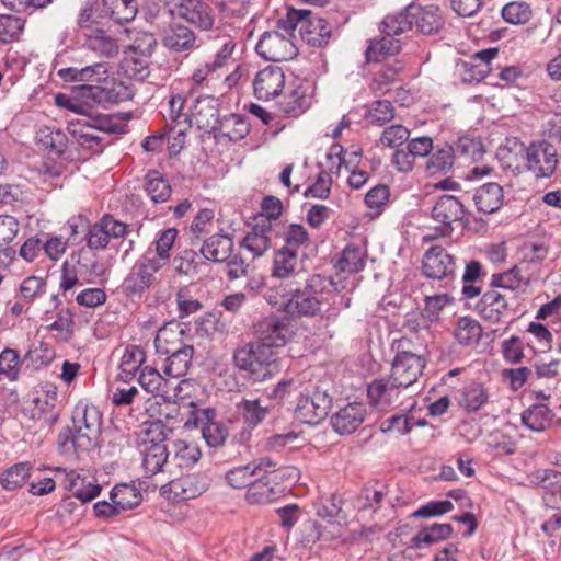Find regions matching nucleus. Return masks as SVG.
Segmentation results:
<instances>
[{
  "mask_svg": "<svg viewBox=\"0 0 561 561\" xmlns=\"http://www.w3.org/2000/svg\"><path fill=\"white\" fill-rule=\"evenodd\" d=\"M72 428L58 435V446L64 454H78L92 448L101 433L102 415L94 405L77 404L72 414Z\"/></svg>",
  "mask_w": 561,
  "mask_h": 561,
  "instance_id": "1",
  "label": "nucleus"
},
{
  "mask_svg": "<svg viewBox=\"0 0 561 561\" xmlns=\"http://www.w3.org/2000/svg\"><path fill=\"white\" fill-rule=\"evenodd\" d=\"M489 396L482 385L472 382L460 393L459 403L467 411H478L488 401Z\"/></svg>",
  "mask_w": 561,
  "mask_h": 561,
  "instance_id": "52",
  "label": "nucleus"
},
{
  "mask_svg": "<svg viewBox=\"0 0 561 561\" xmlns=\"http://www.w3.org/2000/svg\"><path fill=\"white\" fill-rule=\"evenodd\" d=\"M178 14L201 30L213 27L215 15L213 9L203 0H173Z\"/></svg>",
  "mask_w": 561,
  "mask_h": 561,
  "instance_id": "19",
  "label": "nucleus"
},
{
  "mask_svg": "<svg viewBox=\"0 0 561 561\" xmlns=\"http://www.w3.org/2000/svg\"><path fill=\"white\" fill-rule=\"evenodd\" d=\"M444 18L438 7L408 5L403 11L386 16L388 32L405 33L413 26L423 34L438 33L444 26Z\"/></svg>",
  "mask_w": 561,
  "mask_h": 561,
  "instance_id": "3",
  "label": "nucleus"
},
{
  "mask_svg": "<svg viewBox=\"0 0 561 561\" xmlns=\"http://www.w3.org/2000/svg\"><path fill=\"white\" fill-rule=\"evenodd\" d=\"M58 399L57 388L54 385L41 386L26 402L24 412L33 420H42L47 416L54 419V409Z\"/></svg>",
  "mask_w": 561,
  "mask_h": 561,
  "instance_id": "18",
  "label": "nucleus"
},
{
  "mask_svg": "<svg viewBox=\"0 0 561 561\" xmlns=\"http://www.w3.org/2000/svg\"><path fill=\"white\" fill-rule=\"evenodd\" d=\"M523 282L524 277L520 275V267L518 265H514L505 272L493 274L491 276L490 286L497 290L502 288L514 291Z\"/></svg>",
  "mask_w": 561,
  "mask_h": 561,
  "instance_id": "59",
  "label": "nucleus"
},
{
  "mask_svg": "<svg viewBox=\"0 0 561 561\" xmlns=\"http://www.w3.org/2000/svg\"><path fill=\"white\" fill-rule=\"evenodd\" d=\"M454 149L449 145L437 148L428 158L425 170L430 176L447 173L454 164Z\"/></svg>",
  "mask_w": 561,
  "mask_h": 561,
  "instance_id": "46",
  "label": "nucleus"
},
{
  "mask_svg": "<svg viewBox=\"0 0 561 561\" xmlns=\"http://www.w3.org/2000/svg\"><path fill=\"white\" fill-rule=\"evenodd\" d=\"M233 364L252 382H263L279 373L276 352L267 345L243 343L233 352Z\"/></svg>",
  "mask_w": 561,
  "mask_h": 561,
  "instance_id": "2",
  "label": "nucleus"
},
{
  "mask_svg": "<svg viewBox=\"0 0 561 561\" xmlns=\"http://www.w3.org/2000/svg\"><path fill=\"white\" fill-rule=\"evenodd\" d=\"M146 360L145 352L135 345H128L124 350L119 363V377L124 381L133 379Z\"/></svg>",
  "mask_w": 561,
  "mask_h": 561,
  "instance_id": "42",
  "label": "nucleus"
},
{
  "mask_svg": "<svg viewBox=\"0 0 561 561\" xmlns=\"http://www.w3.org/2000/svg\"><path fill=\"white\" fill-rule=\"evenodd\" d=\"M220 129L230 140L238 141L250 133V124L243 115L231 114L220 123Z\"/></svg>",
  "mask_w": 561,
  "mask_h": 561,
  "instance_id": "53",
  "label": "nucleus"
},
{
  "mask_svg": "<svg viewBox=\"0 0 561 561\" xmlns=\"http://www.w3.org/2000/svg\"><path fill=\"white\" fill-rule=\"evenodd\" d=\"M528 170L536 178H549L557 168V149L547 141L534 142L526 150Z\"/></svg>",
  "mask_w": 561,
  "mask_h": 561,
  "instance_id": "13",
  "label": "nucleus"
},
{
  "mask_svg": "<svg viewBox=\"0 0 561 561\" xmlns=\"http://www.w3.org/2000/svg\"><path fill=\"white\" fill-rule=\"evenodd\" d=\"M172 460L180 468H191L201 459L202 453L194 442L176 439L172 444Z\"/></svg>",
  "mask_w": 561,
  "mask_h": 561,
  "instance_id": "43",
  "label": "nucleus"
},
{
  "mask_svg": "<svg viewBox=\"0 0 561 561\" xmlns=\"http://www.w3.org/2000/svg\"><path fill=\"white\" fill-rule=\"evenodd\" d=\"M163 267L160 260H156L150 251L138 257L128 274L125 276L122 288L126 296L140 297L157 282V273Z\"/></svg>",
  "mask_w": 561,
  "mask_h": 561,
  "instance_id": "4",
  "label": "nucleus"
},
{
  "mask_svg": "<svg viewBox=\"0 0 561 561\" xmlns=\"http://www.w3.org/2000/svg\"><path fill=\"white\" fill-rule=\"evenodd\" d=\"M210 479L206 474H187L169 483V491L176 501L195 499L209 486Z\"/></svg>",
  "mask_w": 561,
  "mask_h": 561,
  "instance_id": "22",
  "label": "nucleus"
},
{
  "mask_svg": "<svg viewBox=\"0 0 561 561\" xmlns=\"http://www.w3.org/2000/svg\"><path fill=\"white\" fill-rule=\"evenodd\" d=\"M425 367L422 356L409 351H399L392 362L390 376L403 388H409L416 382Z\"/></svg>",
  "mask_w": 561,
  "mask_h": 561,
  "instance_id": "12",
  "label": "nucleus"
},
{
  "mask_svg": "<svg viewBox=\"0 0 561 561\" xmlns=\"http://www.w3.org/2000/svg\"><path fill=\"white\" fill-rule=\"evenodd\" d=\"M365 252L356 245H347L341 257L335 263V268L340 272L357 273L365 266Z\"/></svg>",
  "mask_w": 561,
  "mask_h": 561,
  "instance_id": "51",
  "label": "nucleus"
},
{
  "mask_svg": "<svg viewBox=\"0 0 561 561\" xmlns=\"http://www.w3.org/2000/svg\"><path fill=\"white\" fill-rule=\"evenodd\" d=\"M255 334L260 339L256 342L268 347H279L287 343L291 337L293 331L288 324V320L276 316H270L259 321L255 327Z\"/></svg>",
  "mask_w": 561,
  "mask_h": 561,
  "instance_id": "14",
  "label": "nucleus"
},
{
  "mask_svg": "<svg viewBox=\"0 0 561 561\" xmlns=\"http://www.w3.org/2000/svg\"><path fill=\"white\" fill-rule=\"evenodd\" d=\"M24 27V21L15 15H0V41H18Z\"/></svg>",
  "mask_w": 561,
  "mask_h": 561,
  "instance_id": "63",
  "label": "nucleus"
},
{
  "mask_svg": "<svg viewBox=\"0 0 561 561\" xmlns=\"http://www.w3.org/2000/svg\"><path fill=\"white\" fill-rule=\"evenodd\" d=\"M85 46L99 56L112 58L118 54L115 39L107 36L103 30H94L87 36Z\"/></svg>",
  "mask_w": 561,
  "mask_h": 561,
  "instance_id": "45",
  "label": "nucleus"
},
{
  "mask_svg": "<svg viewBox=\"0 0 561 561\" xmlns=\"http://www.w3.org/2000/svg\"><path fill=\"white\" fill-rule=\"evenodd\" d=\"M332 405V399L318 387L307 389L299 398L295 414L302 423L316 425L327 417Z\"/></svg>",
  "mask_w": 561,
  "mask_h": 561,
  "instance_id": "9",
  "label": "nucleus"
},
{
  "mask_svg": "<svg viewBox=\"0 0 561 561\" xmlns=\"http://www.w3.org/2000/svg\"><path fill=\"white\" fill-rule=\"evenodd\" d=\"M142 455V466L147 474H156L162 471L163 466L169 458V451L165 445H148L140 447Z\"/></svg>",
  "mask_w": 561,
  "mask_h": 561,
  "instance_id": "44",
  "label": "nucleus"
},
{
  "mask_svg": "<svg viewBox=\"0 0 561 561\" xmlns=\"http://www.w3.org/2000/svg\"><path fill=\"white\" fill-rule=\"evenodd\" d=\"M366 408L354 402L340 409L331 419L333 428L340 434L353 433L365 420Z\"/></svg>",
  "mask_w": 561,
  "mask_h": 561,
  "instance_id": "26",
  "label": "nucleus"
},
{
  "mask_svg": "<svg viewBox=\"0 0 561 561\" xmlns=\"http://www.w3.org/2000/svg\"><path fill=\"white\" fill-rule=\"evenodd\" d=\"M140 387L153 396L163 394L168 391V381L164 375L151 366H145L140 369L138 376Z\"/></svg>",
  "mask_w": 561,
  "mask_h": 561,
  "instance_id": "48",
  "label": "nucleus"
},
{
  "mask_svg": "<svg viewBox=\"0 0 561 561\" xmlns=\"http://www.w3.org/2000/svg\"><path fill=\"white\" fill-rule=\"evenodd\" d=\"M185 107V98L181 94H173L169 100V114L165 117V127L170 131H175L176 128V137L175 140L180 142L185 139V134L187 129L191 127V117L188 113L184 112Z\"/></svg>",
  "mask_w": 561,
  "mask_h": 561,
  "instance_id": "27",
  "label": "nucleus"
},
{
  "mask_svg": "<svg viewBox=\"0 0 561 561\" xmlns=\"http://www.w3.org/2000/svg\"><path fill=\"white\" fill-rule=\"evenodd\" d=\"M137 11L136 0H102V14L117 24L133 21Z\"/></svg>",
  "mask_w": 561,
  "mask_h": 561,
  "instance_id": "33",
  "label": "nucleus"
},
{
  "mask_svg": "<svg viewBox=\"0 0 561 561\" xmlns=\"http://www.w3.org/2000/svg\"><path fill=\"white\" fill-rule=\"evenodd\" d=\"M298 265V252L279 248L275 251L271 275L278 279L291 277Z\"/></svg>",
  "mask_w": 561,
  "mask_h": 561,
  "instance_id": "38",
  "label": "nucleus"
},
{
  "mask_svg": "<svg viewBox=\"0 0 561 561\" xmlns=\"http://www.w3.org/2000/svg\"><path fill=\"white\" fill-rule=\"evenodd\" d=\"M325 278L320 275L311 276L302 289H297L291 298L285 304V310L290 314L304 317L316 316L322 305V289L325 286Z\"/></svg>",
  "mask_w": 561,
  "mask_h": 561,
  "instance_id": "6",
  "label": "nucleus"
},
{
  "mask_svg": "<svg viewBox=\"0 0 561 561\" xmlns=\"http://www.w3.org/2000/svg\"><path fill=\"white\" fill-rule=\"evenodd\" d=\"M482 333L481 324L470 317L458 319L454 330L456 341L463 346L477 345L482 337Z\"/></svg>",
  "mask_w": 561,
  "mask_h": 561,
  "instance_id": "41",
  "label": "nucleus"
},
{
  "mask_svg": "<svg viewBox=\"0 0 561 561\" xmlns=\"http://www.w3.org/2000/svg\"><path fill=\"white\" fill-rule=\"evenodd\" d=\"M366 117L369 124L382 126L393 119L394 108L388 100L376 101L370 105Z\"/></svg>",
  "mask_w": 561,
  "mask_h": 561,
  "instance_id": "60",
  "label": "nucleus"
},
{
  "mask_svg": "<svg viewBox=\"0 0 561 561\" xmlns=\"http://www.w3.org/2000/svg\"><path fill=\"white\" fill-rule=\"evenodd\" d=\"M473 201L479 213L484 215L494 214L503 206V187L494 182L483 184L476 190Z\"/></svg>",
  "mask_w": 561,
  "mask_h": 561,
  "instance_id": "28",
  "label": "nucleus"
},
{
  "mask_svg": "<svg viewBox=\"0 0 561 561\" xmlns=\"http://www.w3.org/2000/svg\"><path fill=\"white\" fill-rule=\"evenodd\" d=\"M216 412L213 409H197L195 404L190 403L188 416L184 427L193 428L201 426L202 435L209 447L221 446L228 437V428L221 423L215 421Z\"/></svg>",
  "mask_w": 561,
  "mask_h": 561,
  "instance_id": "7",
  "label": "nucleus"
},
{
  "mask_svg": "<svg viewBox=\"0 0 561 561\" xmlns=\"http://www.w3.org/2000/svg\"><path fill=\"white\" fill-rule=\"evenodd\" d=\"M275 473L276 471L274 468H267L266 473L262 471L260 476L254 478L245 493V500L248 503L265 505L274 502L280 496L283 491L271 485V482L277 478Z\"/></svg>",
  "mask_w": 561,
  "mask_h": 561,
  "instance_id": "17",
  "label": "nucleus"
},
{
  "mask_svg": "<svg viewBox=\"0 0 561 561\" xmlns=\"http://www.w3.org/2000/svg\"><path fill=\"white\" fill-rule=\"evenodd\" d=\"M533 481L551 493L561 494V472L551 469H539L533 474Z\"/></svg>",
  "mask_w": 561,
  "mask_h": 561,
  "instance_id": "64",
  "label": "nucleus"
},
{
  "mask_svg": "<svg viewBox=\"0 0 561 561\" xmlns=\"http://www.w3.org/2000/svg\"><path fill=\"white\" fill-rule=\"evenodd\" d=\"M455 270V257L443 247H431L423 255L422 272L424 276L443 282L442 287L445 289L454 283Z\"/></svg>",
  "mask_w": 561,
  "mask_h": 561,
  "instance_id": "8",
  "label": "nucleus"
},
{
  "mask_svg": "<svg viewBox=\"0 0 561 561\" xmlns=\"http://www.w3.org/2000/svg\"><path fill=\"white\" fill-rule=\"evenodd\" d=\"M275 463L270 458H262L259 461L250 462L245 466L236 467L226 473L227 483L234 488L241 489L250 485L256 476L262 471L267 472V468H274Z\"/></svg>",
  "mask_w": 561,
  "mask_h": 561,
  "instance_id": "25",
  "label": "nucleus"
},
{
  "mask_svg": "<svg viewBox=\"0 0 561 561\" xmlns=\"http://www.w3.org/2000/svg\"><path fill=\"white\" fill-rule=\"evenodd\" d=\"M39 142L46 148L61 153L67 146V136L60 129L53 127H43L37 133Z\"/></svg>",
  "mask_w": 561,
  "mask_h": 561,
  "instance_id": "62",
  "label": "nucleus"
},
{
  "mask_svg": "<svg viewBox=\"0 0 561 561\" xmlns=\"http://www.w3.org/2000/svg\"><path fill=\"white\" fill-rule=\"evenodd\" d=\"M32 466L30 462H19L7 469L0 477V483L5 490L21 488L30 477Z\"/></svg>",
  "mask_w": 561,
  "mask_h": 561,
  "instance_id": "56",
  "label": "nucleus"
},
{
  "mask_svg": "<svg viewBox=\"0 0 561 561\" xmlns=\"http://www.w3.org/2000/svg\"><path fill=\"white\" fill-rule=\"evenodd\" d=\"M172 267L180 275L195 276L198 273V254L192 249H184L173 257Z\"/></svg>",
  "mask_w": 561,
  "mask_h": 561,
  "instance_id": "58",
  "label": "nucleus"
},
{
  "mask_svg": "<svg viewBox=\"0 0 561 561\" xmlns=\"http://www.w3.org/2000/svg\"><path fill=\"white\" fill-rule=\"evenodd\" d=\"M129 232V227L111 215H104L98 222L89 226L85 239L91 250H103L111 238H123Z\"/></svg>",
  "mask_w": 561,
  "mask_h": 561,
  "instance_id": "10",
  "label": "nucleus"
},
{
  "mask_svg": "<svg viewBox=\"0 0 561 561\" xmlns=\"http://www.w3.org/2000/svg\"><path fill=\"white\" fill-rule=\"evenodd\" d=\"M280 110L289 115L298 116L309 107L306 89L302 85L293 87L279 103Z\"/></svg>",
  "mask_w": 561,
  "mask_h": 561,
  "instance_id": "49",
  "label": "nucleus"
},
{
  "mask_svg": "<svg viewBox=\"0 0 561 561\" xmlns=\"http://www.w3.org/2000/svg\"><path fill=\"white\" fill-rule=\"evenodd\" d=\"M183 334V330L179 329L178 324L165 325L161 328L154 339V347L160 354H169L170 351L179 347L176 343L181 342L179 339Z\"/></svg>",
  "mask_w": 561,
  "mask_h": 561,
  "instance_id": "57",
  "label": "nucleus"
},
{
  "mask_svg": "<svg viewBox=\"0 0 561 561\" xmlns=\"http://www.w3.org/2000/svg\"><path fill=\"white\" fill-rule=\"evenodd\" d=\"M256 53L266 60L284 61L297 55L291 38L279 31L265 32L256 44Z\"/></svg>",
  "mask_w": 561,
  "mask_h": 561,
  "instance_id": "11",
  "label": "nucleus"
},
{
  "mask_svg": "<svg viewBox=\"0 0 561 561\" xmlns=\"http://www.w3.org/2000/svg\"><path fill=\"white\" fill-rule=\"evenodd\" d=\"M233 252V240L227 234H213L201 248L202 255L215 263H222Z\"/></svg>",
  "mask_w": 561,
  "mask_h": 561,
  "instance_id": "32",
  "label": "nucleus"
},
{
  "mask_svg": "<svg viewBox=\"0 0 561 561\" xmlns=\"http://www.w3.org/2000/svg\"><path fill=\"white\" fill-rule=\"evenodd\" d=\"M332 35L331 25L319 16L310 15L305 25H301L300 37L310 46L321 47L325 46Z\"/></svg>",
  "mask_w": 561,
  "mask_h": 561,
  "instance_id": "31",
  "label": "nucleus"
},
{
  "mask_svg": "<svg viewBox=\"0 0 561 561\" xmlns=\"http://www.w3.org/2000/svg\"><path fill=\"white\" fill-rule=\"evenodd\" d=\"M146 192L154 203H164L171 196V185L158 171L146 175Z\"/></svg>",
  "mask_w": 561,
  "mask_h": 561,
  "instance_id": "50",
  "label": "nucleus"
},
{
  "mask_svg": "<svg viewBox=\"0 0 561 561\" xmlns=\"http://www.w3.org/2000/svg\"><path fill=\"white\" fill-rule=\"evenodd\" d=\"M67 130L77 139L81 147L89 149L93 153H101L103 151V138L93 131L87 123L71 121L68 124Z\"/></svg>",
  "mask_w": 561,
  "mask_h": 561,
  "instance_id": "35",
  "label": "nucleus"
},
{
  "mask_svg": "<svg viewBox=\"0 0 561 561\" xmlns=\"http://www.w3.org/2000/svg\"><path fill=\"white\" fill-rule=\"evenodd\" d=\"M404 388L389 376L374 380L367 389L369 401L373 405L385 409L394 403Z\"/></svg>",
  "mask_w": 561,
  "mask_h": 561,
  "instance_id": "24",
  "label": "nucleus"
},
{
  "mask_svg": "<svg viewBox=\"0 0 561 561\" xmlns=\"http://www.w3.org/2000/svg\"><path fill=\"white\" fill-rule=\"evenodd\" d=\"M465 215V206L458 197L448 194L442 195L432 208V217L440 226L434 229V233L425 234L423 241L428 242L438 237L449 236L453 232V224L461 221Z\"/></svg>",
  "mask_w": 561,
  "mask_h": 561,
  "instance_id": "5",
  "label": "nucleus"
},
{
  "mask_svg": "<svg viewBox=\"0 0 561 561\" xmlns=\"http://www.w3.org/2000/svg\"><path fill=\"white\" fill-rule=\"evenodd\" d=\"M172 428L167 426L162 421H154L142 430L140 434V447L148 445H165L164 442L172 434Z\"/></svg>",
  "mask_w": 561,
  "mask_h": 561,
  "instance_id": "54",
  "label": "nucleus"
},
{
  "mask_svg": "<svg viewBox=\"0 0 561 561\" xmlns=\"http://www.w3.org/2000/svg\"><path fill=\"white\" fill-rule=\"evenodd\" d=\"M193 354V346L186 344L170 351V353L167 354L168 358L163 366L164 376L170 378H181L185 376L190 368Z\"/></svg>",
  "mask_w": 561,
  "mask_h": 561,
  "instance_id": "30",
  "label": "nucleus"
},
{
  "mask_svg": "<svg viewBox=\"0 0 561 561\" xmlns=\"http://www.w3.org/2000/svg\"><path fill=\"white\" fill-rule=\"evenodd\" d=\"M161 42L164 47L174 53H185L197 47L195 33L180 23L165 26L161 34Z\"/></svg>",
  "mask_w": 561,
  "mask_h": 561,
  "instance_id": "21",
  "label": "nucleus"
},
{
  "mask_svg": "<svg viewBox=\"0 0 561 561\" xmlns=\"http://www.w3.org/2000/svg\"><path fill=\"white\" fill-rule=\"evenodd\" d=\"M453 533L450 524L435 523L430 527L421 529L416 535L411 538V548L421 549L447 539Z\"/></svg>",
  "mask_w": 561,
  "mask_h": 561,
  "instance_id": "39",
  "label": "nucleus"
},
{
  "mask_svg": "<svg viewBox=\"0 0 561 561\" xmlns=\"http://www.w3.org/2000/svg\"><path fill=\"white\" fill-rule=\"evenodd\" d=\"M64 488L82 503L90 502L100 494L101 485L83 470H64Z\"/></svg>",
  "mask_w": 561,
  "mask_h": 561,
  "instance_id": "20",
  "label": "nucleus"
},
{
  "mask_svg": "<svg viewBox=\"0 0 561 561\" xmlns=\"http://www.w3.org/2000/svg\"><path fill=\"white\" fill-rule=\"evenodd\" d=\"M141 499V493L130 484H117L110 493V500L116 504L121 513L137 506Z\"/></svg>",
  "mask_w": 561,
  "mask_h": 561,
  "instance_id": "47",
  "label": "nucleus"
},
{
  "mask_svg": "<svg viewBox=\"0 0 561 561\" xmlns=\"http://www.w3.org/2000/svg\"><path fill=\"white\" fill-rule=\"evenodd\" d=\"M501 15L506 23L513 25L526 24L533 18V10L524 1H512L502 8Z\"/></svg>",
  "mask_w": 561,
  "mask_h": 561,
  "instance_id": "55",
  "label": "nucleus"
},
{
  "mask_svg": "<svg viewBox=\"0 0 561 561\" xmlns=\"http://www.w3.org/2000/svg\"><path fill=\"white\" fill-rule=\"evenodd\" d=\"M237 411L243 423L254 428L261 424L270 413V405H264L259 399H242L237 403Z\"/></svg>",
  "mask_w": 561,
  "mask_h": 561,
  "instance_id": "37",
  "label": "nucleus"
},
{
  "mask_svg": "<svg viewBox=\"0 0 561 561\" xmlns=\"http://www.w3.org/2000/svg\"><path fill=\"white\" fill-rule=\"evenodd\" d=\"M283 240L285 244L282 248L298 252L300 247L308 245L309 234L304 226L291 224L284 230Z\"/></svg>",
  "mask_w": 561,
  "mask_h": 561,
  "instance_id": "61",
  "label": "nucleus"
},
{
  "mask_svg": "<svg viewBox=\"0 0 561 561\" xmlns=\"http://www.w3.org/2000/svg\"><path fill=\"white\" fill-rule=\"evenodd\" d=\"M403 66L396 61L392 65H385L374 77L371 89L376 93L388 94L392 91V87L401 83V73Z\"/></svg>",
  "mask_w": 561,
  "mask_h": 561,
  "instance_id": "36",
  "label": "nucleus"
},
{
  "mask_svg": "<svg viewBox=\"0 0 561 561\" xmlns=\"http://www.w3.org/2000/svg\"><path fill=\"white\" fill-rule=\"evenodd\" d=\"M272 224L262 220L256 224L241 241V247L248 250L253 257L262 256L271 248Z\"/></svg>",
  "mask_w": 561,
  "mask_h": 561,
  "instance_id": "29",
  "label": "nucleus"
},
{
  "mask_svg": "<svg viewBox=\"0 0 561 561\" xmlns=\"http://www.w3.org/2000/svg\"><path fill=\"white\" fill-rule=\"evenodd\" d=\"M285 88V73L280 67L267 66L260 70L253 80L254 95L270 101L278 96Z\"/></svg>",
  "mask_w": 561,
  "mask_h": 561,
  "instance_id": "16",
  "label": "nucleus"
},
{
  "mask_svg": "<svg viewBox=\"0 0 561 561\" xmlns=\"http://www.w3.org/2000/svg\"><path fill=\"white\" fill-rule=\"evenodd\" d=\"M474 309L483 320L493 324L504 322L511 314L508 298L495 288L484 291Z\"/></svg>",
  "mask_w": 561,
  "mask_h": 561,
  "instance_id": "15",
  "label": "nucleus"
},
{
  "mask_svg": "<svg viewBox=\"0 0 561 561\" xmlns=\"http://www.w3.org/2000/svg\"><path fill=\"white\" fill-rule=\"evenodd\" d=\"M553 412L548 405L537 403L526 409L522 415V424L533 432H543L552 423Z\"/></svg>",
  "mask_w": 561,
  "mask_h": 561,
  "instance_id": "34",
  "label": "nucleus"
},
{
  "mask_svg": "<svg viewBox=\"0 0 561 561\" xmlns=\"http://www.w3.org/2000/svg\"><path fill=\"white\" fill-rule=\"evenodd\" d=\"M382 36L371 39L366 49V59L368 62H378L388 56L396 55L401 49V43L394 36L401 33L388 32L386 27V18L382 21Z\"/></svg>",
  "mask_w": 561,
  "mask_h": 561,
  "instance_id": "23",
  "label": "nucleus"
},
{
  "mask_svg": "<svg viewBox=\"0 0 561 561\" xmlns=\"http://www.w3.org/2000/svg\"><path fill=\"white\" fill-rule=\"evenodd\" d=\"M80 90L82 96L91 98L93 101L99 103L103 100H110L112 102L118 103L131 98L129 89L121 83L114 85L108 91L101 88L100 85L91 84H82Z\"/></svg>",
  "mask_w": 561,
  "mask_h": 561,
  "instance_id": "40",
  "label": "nucleus"
}]
</instances>
